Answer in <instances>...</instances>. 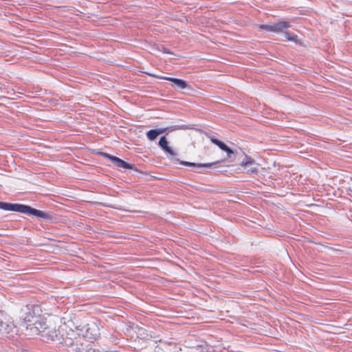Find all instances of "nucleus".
Returning <instances> with one entry per match:
<instances>
[{"instance_id":"f257e3e1","label":"nucleus","mask_w":352,"mask_h":352,"mask_svg":"<svg viewBox=\"0 0 352 352\" xmlns=\"http://www.w3.org/2000/svg\"><path fill=\"white\" fill-rule=\"evenodd\" d=\"M0 209L20 212L28 216H34L38 219H42L47 221L52 220L53 219L52 215L50 213L34 208L30 206L23 204L8 203L0 201Z\"/></svg>"},{"instance_id":"f03ea898","label":"nucleus","mask_w":352,"mask_h":352,"mask_svg":"<svg viewBox=\"0 0 352 352\" xmlns=\"http://www.w3.org/2000/svg\"><path fill=\"white\" fill-rule=\"evenodd\" d=\"M81 331H82V336L93 342L100 337V324L97 322L91 321L86 324Z\"/></svg>"},{"instance_id":"7ed1b4c3","label":"nucleus","mask_w":352,"mask_h":352,"mask_svg":"<svg viewBox=\"0 0 352 352\" xmlns=\"http://www.w3.org/2000/svg\"><path fill=\"white\" fill-rule=\"evenodd\" d=\"M23 320L26 324L32 323L35 320L39 318L40 312L41 311L40 307L38 305L28 304L25 308L23 309Z\"/></svg>"},{"instance_id":"20e7f679","label":"nucleus","mask_w":352,"mask_h":352,"mask_svg":"<svg viewBox=\"0 0 352 352\" xmlns=\"http://www.w3.org/2000/svg\"><path fill=\"white\" fill-rule=\"evenodd\" d=\"M42 339L44 342H60L63 339L59 329H56V327L47 326L45 331H43Z\"/></svg>"},{"instance_id":"39448f33","label":"nucleus","mask_w":352,"mask_h":352,"mask_svg":"<svg viewBox=\"0 0 352 352\" xmlns=\"http://www.w3.org/2000/svg\"><path fill=\"white\" fill-rule=\"evenodd\" d=\"M240 165L243 167L245 172L248 175H257L258 173L259 164L248 155H245Z\"/></svg>"},{"instance_id":"423d86ee","label":"nucleus","mask_w":352,"mask_h":352,"mask_svg":"<svg viewBox=\"0 0 352 352\" xmlns=\"http://www.w3.org/2000/svg\"><path fill=\"white\" fill-rule=\"evenodd\" d=\"M47 326L46 320L40 317L35 320L34 322L28 324L26 328L30 330L32 334L39 335L42 337L43 331H45Z\"/></svg>"},{"instance_id":"0eeeda50","label":"nucleus","mask_w":352,"mask_h":352,"mask_svg":"<svg viewBox=\"0 0 352 352\" xmlns=\"http://www.w3.org/2000/svg\"><path fill=\"white\" fill-rule=\"evenodd\" d=\"M290 26V23L288 21H279L273 24L261 25L260 29L264 30L266 32L280 33L283 32L285 30L289 28Z\"/></svg>"},{"instance_id":"6e6552de","label":"nucleus","mask_w":352,"mask_h":352,"mask_svg":"<svg viewBox=\"0 0 352 352\" xmlns=\"http://www.w3.org/2000/svg\"><path fill=\"white\" fill-rule=\"evenodd\" d=\"M161 78L171 82L173 87L177 91L185 89H192L191 86L184 80L172 77H162Z\"/></svg>"},{"instance_id":"1a4fd4ad","label":"nucleus","mask_w":352,"mask_h":352,"mask_svg":"<svg viewBox=\"0 0 352 352\" xmlns=\"http://www.w3.org/2000/svg\"><path fill=\"white\" fill-rule=\"evenodd\" d=\"M114 165L117 168H124V169H131V170H133L134 171L139 173L140 174H145L144 172L139 170L137 168V167H135V166L134 164L128 163L118 157L115 160Z\"/></svg>"},{"instance_id":"9d476101","label":"nucleus","mask_w":352,"mask_h":352,"mask_svg":"<svg viewBox=\"0 0 352 352\" xmlns=\"http://www.w3.org/2000/svg\"><path fill=\"white\" fill-rule=\"evenodd\" d=\"M220 162L217 161L211 163H194L186 161H179V164L186 166L197 167V168H217V165Z\"/></svg>"},{"instance_id":"9b49d317","label":"nucleus","mask_w":352,"mask_h":352,"mask_svg":"<svg viewBox=\"0 0 352 352\" xmlns=\"http://www.w3.org/2000/svg\"><path fill=\"white\" fill-rule=\"evenodd\" d=\"M0 316V333L2 334H8L12 332L13 329L15 328L13 322H10L8 320H4L2 317Z\"/></svg>"},{"instance_id":"f8f14e48","label":"nucleus","mask_w":352,"mask_h":352,"mask_svg":"<svg viewBox=\"0 0 352 352\" xmlns=\"http://www.w3.org/2000/svg\"><path fill=\"white\" fill-rule=\"evenodd\" d=\"M158 145L160 148L164 150L165 152L169 153L171 155H175L176 153L175 151L168 146V142L165 136H162L159 140Z\"/></svg>"},{"instance_id":"ddd939ff","label":"nucleus","mask_w":352,"mask_h":352,"mask_svg":"<svg viewBox=\"0 0 352 352\" xmlns=\"http://www.w3.org/2000/svg\"><path fill=\"white\" fill-rule=\"evenodd\" d=\"M167 128L151 129L146 133L147 138L150 141L155 140L157 137L166 131Z\"/></svg>"},{"instance_id":"4468645a","label":"nucleus","mask_w":352,"mask_h":352,"mask_svg":"<svg viewBox=\"0 0 352 352\" xmlns=\"http://www.w3.org/2000/svg\"><path fill=\"white\" fill-rule=\"evenodd\" d=\"M88 346H85L82 343H75L72 345L73 352H85Z\"/></svg>"},{"instance_id":"2eb2a0df","label":"nucleus","mask_w":352,"mask_h":352,"mask_svg":"<svg viewBox=\"0 0 352 352\" xmlns=\"http://www.w3.org/2000/svg\"><path fill=\"white\" fill-rule=\"evenodd\" d=\"M285 36L287 41H294L296 43H298V37L297 35L290 33L289 32H285Z\"/></svg>"},{"instance_id":"dca6fc26","label":"nucleus","mask_w":352,"mask_h":352,"mask_svg":"<svg viewBox=\"0 0 352 352\" xmlns=\"http://www.w3.org/2000/svg\"><path fill=\"white\" fill-rule=\"evenodd\" d=\"M98 155H100V156H102L105 158H107L109 159L110 161H111L113 164L115 162V160L116 159V156H114V155H110L107 153H104V152H98Z\"/></svg>"},{"instance_id":"f3484780","label":"nucleus","mask_w":352,"mask_h":352,"mask_svg":"<svg viewBox=\"0 0 352 352\" xmlns=\"http://www.w3.org/2000/svg\"><path fill=\"white\" fill-rule=\"evenodd\" d=\"M223 151L226 152L228 156L229 157H232V154H234V151L233 149H232L231 148H230L229 146H228L227 145L223 148Z\"/></svg>"},{"instance_id":"a211bd4d","label":"nucleus","mask_w":352,"mask_h":352,"mask_svg":"<svg viewBox=\"0 0 352 352\" xmlns=\"http://www.w3.org/2000/svg\"><path fill=\"white\" fill-rule=\"evenodd\" d=\"M226 146V144L223 142L222 141L220 142V143L219 144L218 146L220 149L223 150V148Z\"/></svg>"},{"instance_id":"6ab92c4d","label":"nucleus","mask_w":352,"mask_h":352,"mask_svg":"<svg viewBox=\"0 0 352 352\" xmlns=\"http://www.w3.org/2000/svg\"><path fill=\"white\" fill-rule=\"evenodd\" d=\"M85 352H98V351H96L95 349H93L91 347H87V349H86V351H85Z\"/></svg>"},{"instance_id":"aec40b11","label":"nucleus","mask_w":352,"mask_h":352,"mask_svg":"<svg viewBox=\"0 0 352 352\" xmlns=\"http://www.w3.org/2000/svg\"><path fill=\"white\" fill-rule=\"evenodd\" d=\"M209 138H210V141H211L213 144H214V142L218 140V139H217V138H214V137H209Z\"/></svg>"},{"instance_id":"412c9836","label":"nucleus","mask_w":352,"mask_h":352,"mask_svg":"<svg viewBox=\"0 0 352 352\" xmlns=\"http://www.w3.org/2000/svg\"><path fill=\"white\" fill-rule=\"evenodd\" d=\"M164 52L166 53V54H170V52L168 50L164 48Z\"/></svg>"},{"instance_id":"4be33fe9","label":"nucleus","mask_w":352,"mask_h":352,"mask_svg":"<svg viewBox=\"0 0 352 352\" xmlns=\"http://www.w3.org/2000/svg\"><path fill=\"white\" fill-rule=\"evenodd\" d=\"M221 140H217L214 144L217 145L218 146L219 144L220 143Z\"/></svg>"},{"instance_id":"5701e85b","label":"nucleus","mask_w":352,"mask_h":352,"mask_svg":"<svg viewBox=\"0 0 352 352\" xmlns=\"http://www.w3.org/2000/svg\"><path fill=\"white\" fill-rule=\"evenodd\" d=\"M104 352H120L118 351H105Z\"/></svg>"},{"instance_id":"b1692460","label":"nucleus","mask_w":352,"mask_h":352,"mask_svg":"<svg viewBox=\"0 0 352 352\" xmlns=\"http://www.w3.org/2000/svg\"><path fill=\"white\" fill-rule=\"evenodd\" d=\"M155 352H160V349H156Z\"/></svg>"},{"instance_id":"393cba45","label":"nucleus","mask_w":352,"mask_h":352,"mask_svg":"<svg viewBox=\"0 0 352 352\" xmlns=\"http://www.w3.org/2000/svg\"><path fill=\"white\" fill-rule=\"evenodd\" d=\"M109 206L112 208H117L116 207H114V206Z\"/></svg>"},{"instance_id":"a878e982","label":"nucleus","mask_w":352,"mask_h":352,"mask_svg":"<svg viewBox=\"0 0 352 352\" xmlns=\"http://www.w3.org/2000/svg\"><path fill=\"white\" fill-rule=\"evenodd\" d=\"M147 336H148V337L149 336L150 338H153L151 335H148H148H147Z\"/></svg>"}]
</instances>
